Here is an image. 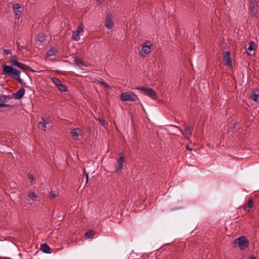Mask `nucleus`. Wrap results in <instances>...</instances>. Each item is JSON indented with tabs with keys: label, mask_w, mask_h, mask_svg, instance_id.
I'll use <instances>...</instances> for the list:
<instances>
[{
	"label": "nucleus",
	"mask_w": 259,
	"mask_h": 259,
	"mask_svg": "<svg viewBox=\"0 0 259 259\" xmlns=\"http://www.w3.org/2000/svg\"><path fill=\"white\" fill-rule=\"evenodd\" d=\"M3 71L9 75L12 78L18 81L20 83L23 81L20 77L21 71L16 68H13L12 66L7 65L6 64H2Z\"/></svg>",
	"instance_id": "1"
},
{
	"label": "nucleus",
	"mask_w": 259,
	"mask_h": 259,
	"mask_svg": "<svg viewBox=\"0 0 259 259\" xmlns=\"http://www.w3.org/2000/svg\"><path fill=\"white\" fill-rule=\"evenodd\" d=\"M233 244L234 247L238 246L241 250H244L248 247L249 241L246 237L242 235L235 239L233 241Z\"/></svg>",
	"instance_id": "2"
},
{
	"label": "nucleus",
	"mask_w": 259,
	"mask_h": 259,
	"mask_svg": "<svg viewBox=\"0 0 259 259\" xmlns=\"http://www.w3.org/2000/svg\"><path fill=\"white\" fill-rule=\"evenodd\" d=\"M120 99L123 102H135L138 100L137 96L134 93L127 92L122 93L120 95Z\"/></svg>",
	"instance_id": "3"
},
{
	"label": "nucleus",
	"mask_w": 259,
	"mask_h": 259,
	"mask_svg": "<svg viewBox=\"0 0 259 259\" xmlns=\"http://www.w3.org/2000/svg\"><path fill=\"white\" fill-rule=\"evenodd\" d=\"M153 44L150 40H147L143 43L142 45V49L140 51V55L142 57H145L146 55L149 54L151 51V47Z\"/></svg>",
	"instance_id": "4"
},
{
	"label": "nucleus",
	"mask_w": 259,
	"mask_h": 259,
	"mask_svg": "<svg viewBox=\"0 0 259 259\" xmlns=\"http://www.w3.org/2000/svg\"><path fill=\"white\" fill-rule=\"evenodd\" d=\"M119 157L117 160L116 163L114 164L115 170L114 172L118 173L120 172L123 168V163L125 162V158L122 153H120L119 154Z\"/></svg>",
	"instance_id": "5"
},
{
	"label": "nucleus",
	"mask_w": 259,
	"mask_h": 259,
	"mask_svg": "<svg viewBox=\"0 0 259 259\" xmlns=\"http://www.w3.org/2000/svg\"><path fill=\"white\" fill-rule=\"evenodd\" d=\"M41 121H40L38 123V127L42 128L44 131H46L47 125L52 122V118L49 115H45L41 117Z\"/></svg>",
	"instance_id": "6"
},
{
	"label": "nucleus",
	"mask_w": 259,
	"mask_h": 259,
	"mask_svg": "<svg viewBox=\"0 0 259 259\" xmlns=\"http://www.w3.org/2000/svg\"><path fill=\"white\" fill-rule=\"evenodd\" d=\"M51 80L60 91L65 92L68 91L67 87L63 84L59 78L53 77L51 78Z\"/></svg>",
	"instance_id": "7"
},
{
	"label": "nucleus",
	"mask_w": 259,
	"mask_h": 259,
	"mask_svg": "<svg viewBox=\"0 0 259 259\" xmlns=\"http://www.w3.org/2000/svg\"><path fill=\"white\" fill-rule=\"evenodd\" d=\"M12 9L16 16L15 21L17 20H19L22 15L23 8L20 6V4H16L13 5Z\"/></svg>",
	"instance_id": "8"
},
{
	"label": "nucleus",
	"mask_w": 259,
	"mask_h": 259,
	"mask_svg": "<svg viewBox=\"0 0 259 259\" xmlns=\"http://www.w3.org/2000/svg\"><path fill=\"white\" fill-rule=\"evenodd\" d=\"M230 53L229 51H227L225 53H224L223 54V60L224 61V64L228 66V67H232V60L231 58L230 57Z\"/></svg>",
	"instance_id": "9"
},
{
	"label": "nucleus",
	"mask_w": 259,
	"mask_h": 259,
	"mask_svg": "<svg viewBox=\"0 0 259 259\" xmlns=\"http://www.w3.org/2000/svg\"><path fill=\"white\" fill-rule=\"evenodd\" d=\"M105 25L108 29H110L112 28L113 26V17L111 15H108L106 16Z\"/></svg>",
	"instance_id": "10"
},
{
	"label": "nucleus",
	"mask_w": 259,
	"mask_h": 259,
	"mask_svg": "<svg viewBox=\"0 0 259 259\" xmlns=\"http://www.w3.org/2000/svg\"><path fill=\"white\" fill-rule=\"evenodd\" d=\"M25 92V91L23 87H21L18 91L13 94V96L15 99L19 100L22 98L24 95Z\"/></svg>",
	"instance_id": "11"
},
{
	"label": "nucleus",
	"mask_w": 259,
	"mask_h": 259,
	"mask_svg": "<svg viewBox=\"0 0 259 259\" xmlns=\"http://www.w3.org/2000/svg\"><path fill=\"white\" fill-rule=\"evenodd\" d=\"M253 206V201L252 200H248L242 206V209L246 212L250 211V209Z\"/></svg>",
	"instance_id": "12"
},
{
	"label": "nucleus",
	"mask_w": 259,
	"mask_h": 259,
	"mask_svg": "<svg viewBox=\"0 0 259 259\" xmlns=\"http://www.w3.org/2000/svg\"><path fill=\"white\" fill-rule=\"evenodd\" d=\"M145 93L146 95L148 96L149 97L152 98L153 99H155L157 97V93L152 88H147Z\"/></svg>",
	"instance_id": "13"
},
{
	"label": "nucleus",
	"mask_w": 259,
	"mask_h": 259,
	"mask_svg": "<svg viewBox=\"0 0 259 259\" xmlns=\"http://www.w3.org/2000/svg\"><path fill=\"white\" fill-rule=\"evenodd\" d=\"M57 53L58 50L56 47H51L47 52V57H49L52 56H55Z\"/></svg>",
	"instance_id": "14"
},
{
	"label": "nucleus",
	"mask_w": 259,
	"mask_h": 259,
	"mask_svg": "<svg viewBox=\"0 0 259 259\" xmlns=\"http://www.w3.org/2000/svg\"><path fill=\"white\" fill-rule=\"evenodd\" d=\"M40 250L46 253H51L50 246L47 243H44L40 246Z\"/></svg>",
	"instance_id": "15"
},
{
	"label": "nucleus",
	"mask_w": 259,
	"mask_h": 259,
	"mask_svg": "<svg viewBox=\"0 0 259 259\" xmlns=\"http://www.w3.org/2000/svg\"><path fill=\"white\" fill-rule=\"evenodd\" d=\"M11 99L10 96L2 95L0 96V104H6Z\"/></svg>",
	"instance_id": "16"
},
{
	"label": "nucleus",
	"mask_w": 259,
	"mask_h": 259,
	"mask_svg": "<svg viewBox=\"0 0 259 259\" xmlns=\"http://www.w3.org/2000/svg\"><path fill=\"white\" fill-rule=\"evenodd\" d=\"M73 58V61L77 66L81 65L82 66H87L83 60L78 59L77 57H74Z\"/></svg>",
	"instance_id": "17"
},
{
	"label": "nucleus",
	"mask_w": 259,
	"mask_h": 259,
	"mask_svg": "<svg viewBox=\"0 0 259 259\" xmlns=\"http://www.w3.org/2000/svg\"><path fill=\"white\" fill-rule=\"evenodd\" d=\"M193 131V127L191 125H189L183 132V135L185 136H190L191 135Z\"/></svg>",
	"instance_id": "18"
},
{
	"label": "nucleus",
	"mask_w": 259,
	"mask_h": 259,
	"mask_svg": "<svg viewBox=\"0 0 259 259\" xmlns=\"http://www.w3.org/2000/svg\"><path fill=\"white\" fill-rule=\"evenodd\" d=\"M18 68L21 69L24 71H31L32 72H34V70L32 69L30 67L28 66L25 64H24L22 63H20V65Z\"/></svg>",
	"instance_id": "19"
},
{
	"label": "nucleus",
	"mask_w": 259,
	"mask_h": 259,
	"mask_svg": "<svg viewBox=\"0 0 259 259\" xmlns=\"http://www.w3.org/2000/svg\"><path fill=\"white\" fill-rule=\"evenodd\" d=\"M257 6H250V11L252 17H255L257 13Z\"/></svg>",
	"instance_id": "20"
},
{
	"label": "nucleus",
	"mask_w": 259,
	"mask_h": 259,
	"mask_svg": "<svg viewBox=\"0 0 259 259\" xmlns=\"http://www.w3.org/2000/svg\"><path fill=\"white\" fill-rule=\"evenodd\" d=\"M27 196L32 201L37 200V198H38V195L34 192H29Z\"/></svg>",
	"instance_id": "21"
},
{
	"label": "nucleus",
	"mask_w": 259,
	"mask_h": 259,
	"mask_svg": "<svg viewBox=\"0 0 259 259\" xmlns=\"http://www.w3.org/2000/svg\"><path fill=\"white\" fill-rule=\"evenodd\" d=\"M36 39L38 41L43 42L46 39L45 33H38L36 37Z\"/></svg>",
	"instance_id": "22"
},
{
	"label": "nucleus",
	"mask_w": 259,
	"mask_h": 259,
	"mask_svg": "<svg viewBox=\"0 0 259 259\" xmlns=\"http://www.w3.org/2000/svg\"><path fill=\"white\" fill-rule=\"evenodd\" d=\"M80 129L78 128H74L71 130V134L73 137H78L79 135V132H80Z\"/></svg>",
	"instance_id": "23"
},
{
	"label": "nucleus",
	"mask_w": 259,
	"mask_h": 259,
	"mask_svg": "<svg viewBox=\"0 0 259 259\" xmlns=\"http://www.w3.org/2000/svg\"><path fill=\"white\" fill-rule=\"evenodd\" d=\"M255 44L253 41H250L249 42V46L247 49V51H252L255 50Z\"/></svg>",
	"instance_id": "24"
},
{
	"label": "nucleus",
	"mask_w": 259,
	"mask_h": 259,
	"mask_svg": "<svg viewBox=\"0 0 259 259\" xmlns=\"http://www.w3.org/2000/svg\"><path fill=\"white\" fill-rule=\"evenodd\" d=\"M259 97V95L258 94H256L255 93H252L250 97V99L254 101V102H257V99Z\"/></svg>",
	"instance_id": "25"
},
{
	"label": "nucleus",
	"mask_w": 259,
	"mask_h": 259,
	"mask_svg": "<svg viewBox=\"0 0 259 259\" xmlns=\"http://www.w3.org/2000/svg\"><path fill=\"white\" fill-rule=\"evenodd\" d=\"M94 232L93 231V230H89L85 234V236L89 238H91L92 237H93V236H94Z\"/></svg>",
	"instance_id": "26"
},
{
	"label": "nucleus",
	"mask_w": 259,
	"mask_h": 259,
	"mask_svg": "<svg viewBox=\"0 0 259 259\" xmlns=\"http://www.w3.org/2000/svg\"><path fill=\"white\" fill-rule=\"evenodd\" d=\"M27 177L29 180L31 181V185L35 184L34 178L33 175L31 173H29L27 175Z\"/></svg>",
	"instance_id": "27"
},
{
	"label": "nucleus",
	"mask_w": 259,
	"mask_h": 259,
	"mask_svg": "<svg viewBox=\"0 0 259 259\" xmlns=\"http://www.w3.org/2000/svg\"><path fill=\"white\" fill-rule=\"evenodd\" d=\"M83 30V25L81 24L78 26L77 30L73 31V32H81Z\"/></svg>",
	"instance_id": "28"
},
{
	"label": "nucleus",
	"mask_w": 259,
	"mask_h": 259,
	"mask_svg": "<svg viewBox=\"0 0 259 259\" xmlns=\"http://www.w3.org/2000/svg\"><path fill=\"white\" fill-rule=\"evenodd\" d=\"M80 33H73V39L76 41L80 39Z\"/></svg>",
	"instance_id": "29"
},
{
	"label": "nucleus",
	"mask_w": 259,
	"mask_h": 259,
	"mask_svg": "<svg viewBox=\"0 0 259 259\" xmlns=\"http://www.w3.org/2000/svg\"><path fill=\"white\" fill-rule=\"evenodd\" d=\"M50 194V197L52 198H56L58 195V193L55 191H51Z\"/></svg>",
	"instance_id": "30"
},
{
	"label": "nucleus",
	"mask_w": 259,
	"mask_h": 259,
	"mask_svg": "<svg viewBox=\"0 0 259 259\" xmlns=\"http://www.w3.org/2000/svg\"><path fill=\"white\" fill-rule=\"evenodd\" d=\"M11 54V50L10 49H5L3 51V56H6L8 54Z\"/></svg>",
	"instance_id": "31"
},
{
	"label": "nucleus",
	"mask_w": 259,
	"mask_h": 259,
	"mask_svg": "<svg viewBox=\"0 0 259 259\" xmlns=\"http://www.w3.org/2000/svg\"><path fill=\"white\" fill-rule=\"evenodd\" d=\"M13 65L18 67L21 62H18L17 60H11Z\"/></svg>",
	"instance_id": "32"
},
{
	"label": "nucleus",
	"mask_w": 259,
	"mask_h": 259,
	"mask_svg": "<svg viewBox=\"0 0 259 259\" xmlns=\"http://www.w3.org/2000/svg\"><path fill=\"white\" fill-rule=\"evenodd\" d=\"M136 90L141 91L144 93H145V91L146 90L147 88H145L144 87H137L135 88Z\"/></svg>",
	"instance_id": "33"
},
{
	"label": "nucleus",
	"mask_w": 259,
	"mask_h": 259,
	"mask_svg": "<svg viewBox=\"0 0 259 259\" xmlns=\"http://www.w3.org/2000/svg\"><path fill=\"white\" fill-rule=\"evenodd\" d=\"M98 83L99 84H100L103 85L105 88H109V85L107 83H106L105 82H104L103 81L99 80L98 81Z\"/></svg>",
	"instance_id": "34"
},
{
	"label": "nucleus",
	"mask_w": 259,
	"mask_h": 259,
	"mask_svg": "<svg viewBox=\"0 0 259 259\" xmlns=\"http://www.w3.org/2000/svg\"><path fill=\"white\" fill-rule=\"evenodd\" d=\"M250 3L251 5L250 6H253V4H254L255 6H257L255 0H250Z\"/></svg>",
	"instance_id": "35"
},
{
	"label": "nucleus",
	"mask_w": 259,
	"mask_h": 259,
	"mask_svg": "<svg viewBox=\"0 0 259 259\" xmlns=\"http://www.w3.org/2000/svg\"><path fill=\"white\" fill-rule=\"evenodd\" d=\"M99 121L102 123H103L105 122L104 119L102 117H99Z\"/></svg>",
	"instance_id": "36"
},
{
	"label": "nucleus",
	"mask_w": 259,
	"mask_h": 259,
	"mask_svg": "<svg viewBox=\"0 0 259 259\" xmlns=\"http://www.w3.org/2000/svg\"><path fill=\"white\" fill-rule=\"evenodd\" d=\"M237 124V122H235L233 123L232 125V126L231 127V129L234 128L236 126Z\"/></svg>",
	"instance_id": "37"
},
{
	"label": "nucleus",
	"mask_w": 259,
	"mask_h": 259,
	"mask_svg": "<svg viewBox=\"0 0 259 259\" xmlns=\"http://www.w3.org/2000/svg\"><path fill=\"white\" fill-rule=\"evenodd\" d=\"M89 174L88 173H85V178H86V183H87L89 181Z\"/></svg>",
	"instance_id": "38"
},
{
	"label": "nucleus",
	"mask_w": 259,
	"mask_h": 259,
	"mask_svg": "<svg viewBox=\"0 0 259 259\" xmlns=\"http://www.w3.org/2000/svg\"><path fill=\"white\" fill-rule=\"evenodd\" d=\"M20 84H22V86H21V87H26V88H29L28 86H27V85H25V83L23 81L22 82H21L20 83Z\"/></svg>",
	"instance_id": "39"
},
{
	"label": "nucleus",
	"mask_w": 259,
	"mask_h": 259,
	"mask_svg": "<svg viewBox=\"0 0 259 259\" xmlns=\"http://www.w3.org/2000/svg\"><path fill=\"white\" fill-rule=\"evenodd\" d=\"M20 84H22V86H21V87H26V88H29L28 86H27V85H25V83L23 81L22 82H21L20 83Z\"/></svg>",
	"instance_id": "40"
},
{
	"label": "nucleus",
	"mask_w": 259,
	"mask_h": 259,
	"mask_svg": "<svg viewBox=\"0 0 259 259\" xmlns=\"http://www.w3.org/2000/svg\"><path fill=\"white\" fill-rule=\"evenodd\" d=\"M186 148L188 149V150L192 151V149L190 148V146L189 145H187L186 146Z\"/></svg>",
	"instance_id": "41"
},
{
	"label": "nucleus",
	"mask_w": 259,
	"mask_h": 259,
	"mask_svg": "<svg viewBox=\"0 0 259 259\" xmlns=\"http://www.w3.org/2000/svg\"><path fill=\"white\" fill-rule=\"evenodd\" d=\"M12 60H17V57L16 56H12Z\"/></svg>",
	"instance_id": "42"
},
{
	"label": "nucleus",
	"mask_w": 259,
	"mask_h": 259,
	"mask_svg": "<svg viewBox=\"0 0 259 259\" xmlns=\"http://www.w3.org/2000/svg\"><path fill=\"white\" fill-rule=\"evenodd\" d=\"M0 259H12V258L5 257H3V258H0Z\"/></svg>",
	"instance_id": "43"
},
{
	"label": "nucleus",
	"mask_w": 259,
	"mask_h": 259,
	"mask_svg": "<svg viewBox=\"0 0 259 259\" xmlns=\"http://www.w3.org/2000/svg\"><path fill=\"white\" fill-rule=\"evenodd\" d=\"M250 259H256V257L255 256H251L250 257Z\"/></svg>",
	"instance_id": "44"
},
{
	"label": "nucleus",
	"mask_w": 259,
	"mask_h": 259,
	"mask_svg": "<svg viewBox=\"0 0 259 259\" xmlns=\"http://www.w3.org/2000/svg\"><path fill=\"white\" fill-rule=\"evenodd\" d=\"M49 60H51V61H54V60H55V59H53H53H49Z\"/></svg>",
	"instance_id": "45"
}]
</instances>
